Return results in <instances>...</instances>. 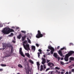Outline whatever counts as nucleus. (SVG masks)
I'll list each match as a JSON object with an SVG mask.
<instances>
[{
  "label": "nucleus",
  "mask_w": 74,
  "mask_h": 74,
  "mask_svg": "<svg viewBox=\"0 0 74 74\" xmlns=\"http://www.w3.org/2000/svg\"><path fill=\"white\" fill-rule=\"evenodd\" d=\"M14 32V29H11L9 27H5L2 31L3 33L4 34H8L11 32Z\"/></svg>",
  "instance_id": "f257e3e1"
},
{
  "label": "nucleus",
  "mask_w": 74,
  "mask_h": 74,
  "mask_svg": "<svg viewBox=\"0 0 74 74\" xmlns=\"http://www.w3.org/2000/svg\"><path fill=\"white\" fill-rule=\"evenodd\" d=\"M7 47L8 48H11V51L10 52H8V53H7L5 56L4 57V58H7V57H8L9 56H11V54L12 53V51L13 50V47L11 45H8L7 46Z\"/></svg>",
  "instance_id": "f03ea898"
},
{
  "label": "nucleus",
  "mask_w": 74,
  "mask_h": 74,
  "mask_svg": "<svg viewBox=\"0 0 74 74\" xmlns=\"http://www.w3.org/2000/svg\"><path fill=\"white\" fill-rule=\"evenodd\" d=\"M45 33H43L42 34H41V32L40 30H38V34L36 36V37L37 38H40L41 37H42L43 36H45Z\"/></svg>",
  "instance_id": "7ed1b4c3"
},
{
  "label": "nucleus",
  "mask_w": 74,
  "mask_h": 74,
  "mask_svg": "<svg viewBox=\"0 0 74 74\" xmlns=\"http://www.w3.org/2000/svg\"><path fill=\"white\" fill-rule=\"evenodd\" d=\"M71 55V54L70 53H69V52L66 55L64 58V60H65V61H66V62H67L68 61L69 57V56H70Z\"/></svg>",
  "instance_id": "20e7f679"
},
{
  "label": "nucleus",
  "mask_w": 74,
  "mask_h": 74,
  "mask_svg": "<svg viewBox=\"0 0 74 74\" xmlns=\"http://www.w3.org/2000/svg\"><path fill=\"white\" fill-rule=\"evenodd\" d=\"M48 48L49 49L51 50L50 51L51 54H53V52L55 51V49H54V48L52 47L51 45H49L48 46Z\"/></svg>",
  "instance_id": "39448f33"
},
{
  "label": "nucleus",
  "mask_w": 74,
  "mask_h": 74,
  "mask_svg": "<svg viewBox=\"0 0 74 74\" xmlns=\"http://www.w3.org/2000/svg\"><path fill=\"white\" fill-rule=\"evenodd\" d=\"M25 49L27 50V51H29V50H30V46H29V45H25L23 46Z\"/></svg>",
  "instance_id": "423d86ee"
},
{
  "label": "nucleus",
  "mask_w": 74,
  "mask_h": 74,
  "mask_svg": "<svg viewBox=\"0 0 74 74\" xmlns=\"http://www.w3.org/2000/svg\"><path fill=\"white\" fill-rule=\"evenodd\" d=\"M22 48H20L19 49V53L21 54V56H22L23 57H25V55H24L23 53V52L22 51Z\"/></svg>",
  "instance_id": "0eeeda50"
},
{
  "label": "nucleus",
  "mask_w": 74,
  "mask_h": 74,
  "mask_svg": "<svg viewBox=\"0 0 74 74\" xmlns=\"http://www.w3.org/2000/svg\"><path fill=\"white\" fill-rule=\"evenodd\" d=\"M42 64H44L45 63H46V60L45 59L42 58Z\"/></svg>",
  "instance_id": "6e6552de"
},
{
  "label": "nucleus",
  "mask_w": 74,
  "mask_h": 74,
  "mask_svg": "<svg viewBox=\"0 0 74 74\" xmlns=\"http://www.w3.org/2000/svg\"><path fill=\"white\" fill-rule=\"evenodd\" d=\"M27 40H25L24 42H23V46H24L26 45H27Z\"/></svg>",
  "instance_id": "1a4fd4ad"
},
{
  "label": "nucleus",
  "mask_w": 74,
  "mask_h": 74,
  "mask_svg": "<svg viewBox=\"0 0 74 74\" xmlns=\"http://www.w3.org/2000/svg\"><path fill=\"white\" fill-rule=\"evenodd\" d=\"M25 56H27V57L29 58H30V55L29 53H25Z\"/></svg>",
  "instance_id": "9d476101"
},
{
  "label": "nucleus",
  "mask_w": 74,
  "mask_h": 74,
  "mask_svg": "<svg viewBox=\"0 0 74 74\" xmlns=\"http://www.w3.org/2000/svg\"><path fill=\"white\" fill-rule=\"evenodd\" d=\"M58 53H59L60 55V56L62 57L63 56V53L62 52L61 50H59L58 51Z\"/></svg>",
  "instance_id": "9b49d317"
},
{
  "label": "nucleus",
  "mask_w": 74,
  "mask_h": 74,
  "mask_svg": "<svg viewBox=\"0 0 74 74\" xmlns=\"http://www.w3.org/2000/svg\"><path fill=\"white\" fill-rule=\"evenodd\" d=\"M32 49L33 51H34L33 52H34L35 51V50H36V47L34 46H32Z\"/></svg>",
  "instance_id": "f8f14e48"
},
{
  "label": "nucleus",
  "mask_w": 74,
  "mask_h": 74,
  "mask_svg": "<svg viewBox=\"0 0 74 74\" xmlns=\"http://www.w3.org/2000/svg\"><path fill=\"white\" fill-rule=\"evenodd\" d=\"M42 70H43V71H45V69H43V66H42V65H41L40 66V71H42Z\"/></svg>",
  "instance_id": "ddd939ff"
},
{
  "label": "nucleus",
  "mask_w": 74,
  "mask_h": 74,
  "mask_svg": "<svg viewBox=\"0 0 74 74\" xmlns=\"http://www.w3.org/2000/svg\"><path fill=\"white\" fill-rule=\"evenodd\" d=\"M27 37V36L25 35L24 36H22V40L23 41H25V38H26V37Z\"/></svg>",
  "instance_id": "4468645a"
},
{
  "label": "nucleus",
  "mask_w": 74,
  "mask_h": 74,
  "mask_svg": "<svg viewBox=\"0 0 74 74\" xmlns=\"http://www.w3.org/2000/svg\"><path fill=\"white\" fill-rule=\"evenodd\" d=\"M21 37H22V35L21 34H19L17 37V38H18V39H21Z\"/></svg>",
  "instance_id": "2eb2a0df"
},
{
  "label": "nucleus",
  "mask_w": 74,
  "mask_h": 74,
  "mask_svg": "<svg viewBox=\"0 0 74 74\" xmlns=\"http://www.w3.org/2000/svg\"><path fill=\"white\" fill-rule=\"evenodd\" d=\"M66 48L65 47H64L62 48H61L60 49L61 51H63V50H66Z\"/></svg>",
  "instance_id": "dca6fc26"
},
{
  "label": "nucleus",
  "mask_w": 74,
  "mask_h": 74,
  "mask_svg": "<svg viewBox=\"0 0 74 74\" xmlns=\"http://www.w3.org/2000/svg\"><path fill=\"white\" fill-rule=\"evenodd\" d=\"M54 56L55 57V58H57V56H58V54L57 53H54Z\"/></svg>",
  "instance_id": "f3484780"
},
{
  "label": "nucleus",
  "mask_w": 74,
  "mask_h": 74,
  "mask_svg": "<svg viewBox=\"0 0 74 74\" xmlns=\"http://www.w3.org/2000/svg\"><path fill=\"white\" fill-rule=\"evenodd\" d=\"M27 39L28 43L31 44V41L30 40V39H29L28 38H27Z\"/></svg>",
  "instance_id": "a211bd4d"
},
{
  "label": "nucleus",
  "mask_w": 74,
  "mask_h": 74,
  "mask_svg": "<svg viewBox=\"0 0 74 74\" xmlns=\"http://www.w3.org/2000/svg\"><path fill=\"white\" fill-rule=\"evenodd\" d=\"M2 44L3 46H4L5 47H7V45H8V44L4 43H3Z\"/></svg>",
  "instance_id": "6ab92c4d"
},
{
  "label": "nucleus",
  "mask_w": 74,
  "mask_h": 74,
  "mask_svg": "<svg viewBox=\"0 0 74 74\" xmlns=\"http://www.w3.org/2000/svg\"><path fill=\"white\" fill-rule=\"evenodd\" d=\"M69 60L72 61L74 60V58L73 57H70L69 58Z\"/></svg>",
  "instance_id": "aec40b11"
},
{
  "label": "nucleus",
  "mask_w": 74,
  "mask_h": 74,
  "mask_svg": "<svg viewBox=\"0 0 74 74\" xmlns=\"http://www.w3.org/2000/svg\"><path fill=\"white\" fill-rule=\"evenodd\" d=\"M6 46H3V48L2 49H0V50H1V49H3V50H4L5 49V48Z\"/></svg>",
  "instance_id": "412c9836"
},
{
  "label": "nucleus",
  "mask_w": 74,
  "mask_h": 74,
  "mask_svg": "<svg viewBox=\"0 0 74 74\" xmlns=\"http://www.w3.org/2000/svg\"><path fill=\"white\" fill-rule=\"evenodd\" d=\"M14 36L13 35V33H11L10 35H9L8 36L9 37H12Z\"/></svg>",
  "instance_id": "4be33fe9"
},
{
  "label": "nucleus",
  "mask_w": 74,
  "mask_h": 74,
  "mask_svg": "<svg viewBox=\"0 0 74 74\" xmlns=\"http://www.w3.org/2000/svg\"><path fill=\"white\" fill-rule=\"evenodd\" d=\"M1 66H2V67H5V66H6V64H1Z\"/></svg>",
  "instance_id": "5701e85b"
},
{
  "label": "nucleus",
  "mask_w": 74,
  "mask_h": 74,
  "mask_svg": "<svg viewBox=\"0 0 74 74\" xmlns=\"http://www.w3.org/2000/svg\"><path fill=\"white\" fill-rule=\"evenodd\" d=\"M29 62L31 63H32V64H33V63H34L33 61L32 60H29Z\"/></svg>",
  "instance_id": "b1692460"
},
{
  "label": "nucleus",
  "mask_w": 74,
  "mask_h": 74,
  "mask_svg": "<svg viewBox=\"0 0 74 74\" xmlns=\"http://www.w3.org/2000/svg\"><path fill=\"white\" fill-rule=\"evenodd\" d=\"M18 66L20 68H22V67H23L22 66V65H21V64H18Z\"/></svg>",
  "instance_id": "393cba45"
},
{
  "label": "nucleus",
  "mask_w": 74,
  "mask_h": 74,
  "mask_svg": "<svg viewBox=\"0 0 74 74\" xmlns=\"http://www.w3.org/2000/svg\"><path fill=\"white\" fill-rule=\"evenodd\" d=\"M56 69H57V70H60V67H55Z\"/></svg>",
  "instance_id": "a878e982"
},
{
  "label": "nucleus",
  "mask_w": 74,
  "mask_h": 74,
  "mask_svg": "<svg viewBox=\"0 0 74 74\" xmlns=\"http://www.w3.org/2000/svg\"><path fill=\"white\" fill-rule=\"evenodd\" d=\"M53 71H50L49 73V74H53Z\"/></svg>",
  "instance_id": "bb28decb"
},
{
  "label": "nucleus",
  "mask_w": 74,
  "mask_h": 74,
  "mask_svg": "<svg viewBox=\"0 0 74 74\" xmlns=\"http://www.w3.org/2000/svg\"><path fill=\"white\" fill-rule=\"evenodd\" d=\"M36 63L38 66H39L40 65V63H39V62H37Z\"/></svg>",
  "instance_id": "cd10ccee"
},
{
  "label": "nucleus",
  "mask_w": 74,
  "mask_h": 74,
  "mask_svg": "<svg viewBox=\"0 0 74 74\" xmlns=\"http://www.w3.org/2000/svg\"><path fill=\"white\" fill-rule=\"evenodd\" d=\"M51 65V62H49V63H48V66H50Z\"/></svg>",
  "instance_id": "c85d7f7f"
},
{
  "label": "nucleus",
  "mask_w": 74,
  "mask_h": 74,
  "mask_svg": "<svg viewBox=\"0 0 74 74\" xmlns=\"http://www.w3.org/2000/svg\"><path fill=\"white\" fill-rule=\"evenodd\" d=\"M50 70V68H47L45 72H47V71H48V70Z\"/></svg>",
  "instance_id": "c756f323"
},
{
  "label": "nucleus",
  "mask_w": 74,
  "mask_h": 74,
  "mask_svg": "<svg viewBox=\"0 0 74 74\" xmlns=\"http://www.w3.org/2000/svg\"><path fill=\"white\" fill-rule=\"evenodd\" d=\"M43 67L44 69H47L45 64H44L43 65Z\"/></svg>",
  "instance_id": "7c9ffc66"
},
{
  "label": "nucleus",
  "mask_w": 74,
  "mask_h": 74,
  "mask_svg": "<svg viewBox=\"0 0 74 74\" xmlns=\"http://www.w3.org/2000/svg\"><path fill=\"white\" fill-rule=\"evenodd\" d=\"M56 71L57 73V74H60V72L58 71L57 70Z\"/></svg>",
  "instance_id": "2f4dec72"
},
{
  "label": "nucleus",
  "mask_w": 74,
  "mask_h": 74,
  "mask_svg": "<svg viewBox=\"0 0 74 74\" xmlns=\"http://www.w3.org/2000/svg\"><path fill=\"white\" fill-rule=\"evenodd\" d=\"M38 58H40V53L38 52Z\"/></svg>",
  "instance_id": "473e14b6"
},
{
  "label": "nucleus",
  "mask_w": 74,
  "mask_h": 74,
  "mask_svg": "<svg viewBox=\"0 0 74 74\" xmlns=\"http://www.w3.org/2000/svg\"><path fill=\"white\" fill-rule=\"evenodd\" d=\"M57 58L58 59V61H59V60H60V58L58 57V58L57 57Z\"/></svg>",
  "instance_id": "72a5a7b5"
},
{
  "label": "nucleus",
  "mask_w": 74,
  "mask_h": 74,
  "mask_svg": "<svg viewBox=\"0 0 74 74\" xmlns=\"http://www.w3.org/2000/svg\"><path fill=\"white\" fill-rule=\"evenodd\" d=\"M72 66V65H71L69 66V69H71L73 68V67H71Z\"/></svg>",
  "instance_id": "f704fd0d"
},
{
  "label": "nucleus",
  "mask_w": 74,
  "mask_h": 74,
  "mask_svg": "<svg viewBox=\"0 0 74 74\" xmlns=\"http://www.w3.org/2000/svg\"><path fill=\"white\" fill-rule=\"evenodd\" d=\"M60 63L61 64H62V65L64 64V63L62 61H60Z\"/></svg>",
  "instance_id": "c9c22d12"
},
{
  "label": "nucleus",
  "mask_w": 74,
  "mask_h": 74,
  "mask_svg": "<svg viewBox=\"0 0 74 74\" xmlns=\"http://www.w3.org/2000/svg\"><path fill=\"white\" fill-rule=\"evenodd\" d=\"M51 64L52 66H55V65H54V64L53 63H52V62H51Z\"/></svg>",
  "instance_id": "e433bc0d"
},
{
  "label": "nucleus",
  "mask_w": 74,
  "mask_h": 74,
  "mask_svg": "<svg viewBox=\"0 0 74 74\" xmlns=\"http://www.w3.org/2000/svg\"><path fill=\"white\" fill-rule=\"evenodd\" d=\"M3 25L1 23H0V27H3Z\"/></svg>",
  "instance_id": "4c0bfd02"
},
{
  "label": "nucleus",
  "mask_w": 74,
  "mask_h": 74,
  "mask_svg": "<svg viewBox=\"0 0 74 74\" xmlns=\"http://www.w3.org/2000/svg\"><path fill=\"white\" fill-rule=\"evenodd\" d=\"M50 62V60H47V61L46 62L47 63H48V62Z\"/></svg>",
  "instance_id": "58836bf2"
},
{
  "label": "nucleus",
  "mask_w": 74,
  "mask_h": 74,
  "mask_svg": "<svg viewBox=\"0 0 74 74\" xmlns=\"http://www.w3.org/2000/svg\"><path fill=\"white\" fill-rule=\"evenodd\" d=\"M21 32H22V33H26V31H22Z\"/></svg>",
  "instance_id": "ea45409f"
},
{
  "label": "nucleus",
  "mask_w": 74,
  "mask_h": 74,
  "mask_svg": "<svg viewBox=\"0 0 74 74\" xmlns=\"http://www.w3.org/2000/svg\"><path fill=\"white\" fill-rule=\"evenodd\" d=\"M36 45L37 47H39V45L37 43L36 44Z\"/></svg>",
  "instance_id": "a19ab883"
},
{
  "label": "nucleus",
  "mask_w": 74,
  "mask_h": 74,
  "mask_svg": "<svg viewBox=\"0 0 74 74\" xmlns=\"http://www.w3.org/2000/svg\"><path fill=\"white\" fill-rule=\"evenodd\" d=\"M71 71V72H74V69H72Z\"/></svg>",
  "instance_id": "79ce46f5"
},
{
  "label": "nucleus",
  "mask_w": 74,
  "mask_h": 74,
  "mask_svg": "<svg viewBox=\"0 0 74 74\" xmlns=\"http://www.w3.org/2000/svg\"><path fill=\"white\" fill-rule=\"evenodd\" d=\"M12 42H13L14 44L16 42V41L15 40H12Z\"/></svg>",
  "instance_id": "37998d69"
},
{
  "label": "nucleus",
  "mask_w": 74,
  "mask_h": 74,
  "mask_svg": "<svg viewBox=\"0 0 74 74\" xmlns=\"http://www.w3.org/2000/svg\"><path fill=\"white\" fill-rule=\"evenodd\" d=\"M26 73L27 74H29V71H26Z\"/></svg>",
  "instance_id": "c03bdc74"
},
{
  "label": "nucleus",
  "mask_w": 74,
  "mask_h": 74,
  "mask_svg": "<svg viewBox=\"0 0 74 74\" xmlns=\"http://www.w3.org/2000/svg\"><path fill=\"white\" fill-rule=\"evenodd\" d=\"M38 51L39 52H42V50H41V49H39L38 50Z\"/></svg>",
  "instance_id": "a18cd8bd"
},
{
  "label": "nucleus",
  "mask_w": 74,
  "mask_h": 74,
  "mask_svg": "<svg viewBox=\"0 0 74 74\" xmlns=\"http://www.w3.org/2000/svg\"><path fill=\"white\" fill-rule=\"evenodd\" d=\"M38 70L40 69V66H38Z\"/></svg>",
  "instance_id": "49530a36"
},
{
  "label": "nucleus",
  "mask_w": 74,
  "mask_h": 74,
  "mask_svg": "<svg viewBox=\"0 0 74 74\" xmlns=\"http://www.w3.org/2000/svg\"><path fill=\"white\" fill-rule=\"evenodd\" d=\"M50 69L51 70H53V67H51V68H50Z\"/></svg>",
  "instance_id": "de8ad7c7"
},
{
  "label": "nucleus",
  "mask_w": 74,
  "mask_h": 74,
  "mask_svg": "<svg viewBox=\"0 0 74 74\" xmlns=\"http://www.w3.org/2000/svg\"><path fill=\"white\" fill-rule=\"evenodd\" d=\"M3 70V69H0V71H2Z\"/></svg>",
  "instance_id": "09e8293b"
},
{
  "label": "nucleus",
  "mask_w": 74,
  "mask_h": 74,
  "mask_svg": "<svg viewBox=\"0 0 74 74\" xmlns=\"http://www.w3.org/2000/svg\"><path fill=\"white\" fill-rule=\"evenodd\" d=\"M65 74H69V72H68L67 71L66 72V73H65Z\"/></svg>",
  "instance_id": "8fccbe9b"
},
{
  "label": "nucleus",
  "mask_w": 74,
  "mask_h": 74,
  "mask_svg": "<svg viewBox=\"0 0 74 74\" xmlns=\"http://www.w3.org/2000/svg\"><path fill=\"white\" fill-rule=\"evenodd\" d=\"M69 74H71V71H70L69 72Z\"/></svg>",
  "instance_id": "3c124183"
},
{
  "label": "nucleus",
  "mask_w": 74,
  "mask_h": 74,
  "mask_svg": "<svg viewBox=\"0 0 74 74\" xmlns=\"http://www.w3.org/2000/svg\"><path fill=\"white\" fill-rule=\"evenodd\" d=\"M64 73V72H61V74H63Z\"/></svg>",
  "instance_id": "603ef678"
},
{
  "label": "nucleus",
  "mask_w": 74,
  "mask_h": 74,
  "mask_svg": "<svg viewBox=\"0 0 74 74\" xmlns=\"http://www.w3.org/2000/svg\"><path fill=\"white\" fill-rule=\"evenodd\" d=\"M60 48V46H58V47L57 49H59Z\"/></svg>",
  "instance_id": "864d4df0"
},
{
  "label": "nucleus",
  "mask_w": 74,
  "mask_h": 74,
  "mask_svg": "<svg viewBox=\"0 0 74 74\" xmlns=\"http://www.w3.org/2000/svg\"><path fill=\"white\" fill-rule=\"evenodd\" d=\"M1 39H2V37H0V41L1 40Z\"/></svg>",
  "instance_id": "5fc2aeb1"
},
{
  "label": "nucleus",
  "mask_w": 74,
  "mask_h": 74,
  "mask_svg": "<svg viewBox=\"0 0 74 74\" xmlns=\"http://www.w3.org/2000/svg\"><path fill=\"white\" fill-rule=\"evenodd\" d=\"M63 60V58H61V60Z\"/></svg>",
  "instance_id": "6e6d98bb"
},
{
  "label": "nucleus",
  "mask_w": 74,
  "mask_h": 74,
  "mask_svg": "<svg viewBox=\"0 0 74 74\" xmlns=\"http://www.w3.org/2000/svg\"><path fill=\"white\" fill-rule=\"evenodd\" d=\"M43 57H44V58H46V57H45V55H43Z\"/></svg>",
  "instance_id": "4d7b16f0"
},
{
  "label": "nucleus",
  "mask_w": 74,
  "mask_h": 74,
  "mask_svg": "<svg viewBox=\"0 0 74 74\" xmlns=\"http://www.w3.org/2000/svg\"><path fill=\"white\" fill-rule=\"evenodd\" d=\"M47 51H50V50L49 49H47Z\"/></svg>",
  "instance_id": "13d9d810"
},
{
  "label": "nucleus",
  "mask_w": 74,
  "mask_h": 74,
  "mask_svg": "<svg viewBox=\"0 0 74 74\" xmlns=\"http://www.w3.org/2000/svg\"><path fill=\"white\" fill-rule=\"evenodd\" d=\"M62 71H65L64 70V69H62Z\"/></svg>",
  "instance_id": "bf43d9fd"
},
{
  "label": "nucleus",
  "mask_w": 74,
  "mask_h": 74,
  "mask_svg": "<svg viewBox=\"0 0 74 74\" xmlns=\"http://www.w3.org/2000/svg\"><path fill=\"white\" fill-rule=\"evenodd\" d=\"M12 28H13V29H14L15 27H12Z\"/></svg>",
  "instance_id": "052dcab7"
},
{
  "label": "nucleus",
  "mask_w": 74,
  "mask_h": 74,
  "mask_svg": "<svg viewBox=\"0 0 74 74\" xmlns=\"http://www.w3.org/2000/svg\"><path fill=\"white\" fill-rule=\"evenodd\" d=\"M69 63H71V61H70V60L69 62Z\"/></svg>",
  "instance_id": "680f3d73"
},
{
  "label": "nucleus",
  "mask_w": 74,
  "mask_h": 74,
  "mask_svg": "<svg viewBox=\"0 0 74 74\" xmlns=\"http://www.w3.org/2000/svg\"><path fill=\"white\" fill-rule=\"evenodd\" d=\"M14 40H15V37H14Z\"/></svg>",
  "instance_id": "e2e57ef3"
},
{
  "label": "nucleus",
  "mask_w": 74,
  "mask_h": 74,
  "mask_svg": "<svg viewBox=\"0 0 74 74\" xmlns=\"http://www.w3.org/2000/svg\"><path fill=\"white\" fill-rule=\"evenodd\" d=\"M49 66L50 67V68L52 67H53V66H51V65L50 66Z\"/></svg>",
  "instance_id": "0e129e2a"
},
{
  "label": "nucleus",
  "mask_w": 74,
  "mask_h": 74,
  "mask_svg": "<svg viewBox=\"0 0 74 74\" xmlns=\"http://www.w3.org/2000/svg\"><path fill=\"white\" fill-rule=\"evenodd\" d=\"M40 53V54H41V53H41V52H40V53Z\"/></svg>",
  "instance_id": "69168bd1"
},
{
  "label": "nucleus",
  "mask_w": 74,
  "mask_h": 74,
  "mask_svg": "<svg viewBox=\"0 0 74 74\" xmlns=\"http://www.w3.org/2000/svg\"><path fill=\"white\" fill-rule=\"evenodd\" d=\"M25 62H26V61H27V60H26V59H25Z\"/></svg>",
  "instance_id": "338daca9"
},
{
  "label": "nucleus",
  "mask_w": 74,
  "mask_h": 74,
  "mask_svg": "<svg viewBox=\"0 0 74 74\" xmlns=\"http://www.w3.org/2000/svg\"><path fill=\"white\" fill-rule=\"evenodd\" d=\"M17 74H20V73H17Z\"/></svg>",
  "instance_id": "774afa93"
}]
</instances>
